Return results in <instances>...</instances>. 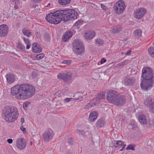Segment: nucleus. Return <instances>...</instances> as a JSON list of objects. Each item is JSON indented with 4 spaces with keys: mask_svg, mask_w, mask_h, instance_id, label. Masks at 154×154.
<instances>
[{
    "mask_svg": "<svg viewBox=\"0 0 154 154\" xmlns=\"http://www.w3.org/2000/svg\"><path fill=\"white\" fill-rule=\"evenodd\" d=\"M77 15V12L73 9L60 10L47 14L45 19L49 23L56 24L62 20L66 22L71 19H75Z\"/></svg>",
    "mask_w": 154,
    "mask_h": 154,
    "instance_id": "f257e3e1",
    "label": "nucleus"
},
{
    "mask_svg": "<svg viewBox=\"0 0 154 154\" xmlns=\"http://www.w3.org/2000/svg\"><path fill=\"white\" fill-rule=\"evenodd\" d=\"M35 91V88L28 84L17 85L11 89V94L20 99L31 97L34 94Z\"/></svg>",
    "mask_w": 154,
    "mask_h": 154,
    "instance_id": "f03ea898",
    "label": "nucleus"
},
{
    "mask_svg": "<svg viewBox=\"0 0 154 154\" xmlns=\"http://www.w3.org/2000/svg\"><path fill=\"white\" fill-rule=\"evenodd\" d=\"M152 70L148 67H143L142 70L141 77L143 78L140 84L142 89L146 91L152 87L153 75Z\"/></svg>",
    "mask_w": 154,
    "mask_h": 154,
    "instance_id": "7ed1b4c3",
    "label": "nucleus"
},
{
    "mask_svg": "<svg viewBox=\"0 0 154 154\" xmlns=\"http://www.w3.org/2000/svg\"><path fill=\"white\" fill-rule=\"evenodd\" d=\"M2 114L5 120L9 122L16 120L19 115L18 109L15 106H4Z\"/></svg>",
    "mask_w": 154,
    "mask_h": 154,
    "instance_id": "20e7f679",
    "label": "nucleus"
},
{
    "mask_svg": "<svg viewBox=\"0 0 154 154\" xmlns=\"http://www.w3.org/2000/svg\"><path fill=\"white\" fill-rule=\"evenodd\" d=\"M73 50L75 53L77 55L82 54L85 49L82 42L79 39L75 40L72 44Z\"/></svg>",
    "mask_w": 154,
    "mask_h": 154,
    "instance_id": "39448f33",
    "label": "nucleus"
},
{
    "mask_svg": "<svg viewBox=\"0 0 154 154\" xmlns=\"http://www.w3.org/2000/svg\"><path fill=\"white\" fill-rule=\"evenodd\" d=\"M125 7L124 2L119 0L114 4L113 10L116 14H121L124 11Z\"/></svg>",
    "mask_w": 154,
    "mask_h": 154,
    "instance_id": "423d86ee",
    "label": "nucleus"
},
{
    "mask_svg": "<svg viewBox=\"0 0 154 154\" xmlns=\"http://www.w3.org/2000/svg\"><path fill=\"white\" fill-rule=\"evenodd\" d=\"M54 134L52 130L48 129L43 134L42 139L45 142H49L52 140Z\"/></svg>",
    "mask_w": 154,
    "mask_h": 154,
    "instance_id": "0eeeda50",
    "label": "nucleus"
},
{
    "mask_svg": "<svg viewBox=\"0 0 154 154\" xmlns=\"http://www.w3.org/2000/svg\"><path fill=\"white\" fill-rule=\"evenodd\" d=\"M104 93L103 92L100 93L98 94L97 97L95 99H93L91 100L89 105L90 106H99L100 105H102L101 103H100L99 101L100 100L104 98Z\"/></svg>",
    "mask_w": 154,
    "mask_h": 154,
    "instance_id": "6e6552de",
    "label": "nucleus"
},
{
    "mask_svg": "<svg viewBox=\"0 0 154 154\" xmlns=\"http://www.w3.org/2000/svg\"><path fill=\"white\" fill-rule=\"evenodd\" d=\"M108 100L110 102L114 104V103L116 101L117 98L118 93L115 91H110L107 92Z\"/></svg>",
    "mask_w": 154,
    "mask_h": 154,
    "instance_id": "1a4fd4ad",
    "label": "nucleus"
},
{
    "mask_svg": "<svg viewBox=\"0 0 154 154\" xmlns=\"http://www.w3.org/2000/svg\"><path fill=\"white\" fill-rule=\"evenodd\" d=\"M72 74L71 72H67L59 74L57 75L58 79H62L65 82H68L71 80Z\"/></svg>",
    "mask_w": 154,
    "mask_h": 154,
    "instance_id": "9d476101",
    "label": "nucleus"
},
{
    "mask_svg": "<svg viewBox=\"0 0 154 154\" xmlns=\"http://www.w3.org/2000/svg\"><path fill=\"white\" fill-rule=\"evenodd\" d=\"M146 12V10L143 8L137 9L134 12V17L138 19H141Z\"/></svg>",
    "mask_w": 154,
    "mask_h": 154,
    "instance_id": "9b49d317",
    "label": "nucleus"
},
{
    "mask_svg": "<svg viewBox=\"0 0 154 154\" xmlns=\"http://www.w3.org/2000/svg\"><path fill=\"white\" fill-rule=\"evenodd\" d=\"M17 147L20 150L25 148L26 145L25 140L23 138H20L17 139L16 141Z\"/></svg>",
    "mask_w": 154,
    "mask_h": 154,
    "instance_id": "f8f14e48",
    "label": "nucleus"
},
{
    "mask_svg": "<svg viewBox=\"0 0 154 154\" xmlns=\"http://www.w3.org/2000/svg\"><path fill=\"white\" fill-rule=\"evenodd\" d=\"M126 98L124 96H120L117 98L116 101L114 103V104L116 105H124L126 101Z\"/></svg>",
    "mask_w": 154,
    "mask_h": 154,
    "instance_id": "ddd939ff",
    "label": "nucleus"
},
{
    "mask_svg": "<svg viewBox=\"0 0 154 154\" xmlns=\"http://www.w3.org/2000/svg\"><path fill=\"white\" fill-rule=\"evenodd\" d=\"M8 27L5 24L0 25V36H5L8 33Z\"/></svg>",
    "mask_w": 154,
    "mask_h": 154,
    "instance_id": "4468645a",
    "label": "nucleus"
},
{
    "mask_svg": "<svg viewBox=\"0 0 154 154\" xmlns=\"http://www.w3.org/2000/svg\"><path fill=\"white\" fill-rule=\"evenodd\" d=\"M95 32L94 31L90 30L87 31L85 34V38L87 39H91L95 35Z\"/></svg>",
    "mask_w": 154,
    "mask_h": 154,
    "instance_id": "2eb2a0df",
    "label": "nucleus"
},
{
    "mask_svg": "<svg viewBox=\"0 0 154 154\" xmlns=\"http://www.w3.org/2000/svg\"><path fill=\"white\" fill-rule=\"evenodd\" d=\"M42 47L37 43H34L32 45V51L33 52H40L42 51Z\"/></svg>",
    "mask_w": 154,
    "mask_h": 154,
    "instance_id": "dca6fc26",
    "label": "nucleus"
},
{
    "mask_svg": "<svg viewBox=\"0 0 154 154\" xmlns=\"http://www.w3.org/2000/svg\"><path fill=\"white\" fill-rule=\"evenodd\" d=\"M6 78L8 83L9 84L13 83L15 80V77L12 73H8L6 75Z\"/></svg>",
    "mask_w": 154,
    "mask_h": 154,
    "instance_id": "f3484780",
    "label": "nucleus"
},
{
    "mask_svg": "<svg viewBox=\"0 0 154 154\" xmlns=\"http://www.w3.org/2000/svg\"><path fill=\"white\" fill-rule=\"evenodd\" d=\"M73 32L71 31H68L64 33L62 37V40L65 42L67 41L72 35Z\"/></svg>",
    "mask_w": 154,
    "mask_h": 154,
    "instance_id": "a211bd4d",
    "label": "nucleus"
},
{
    "mask_svg": "<svg viewBox=\"0 0 154 154\" xmlns=\"http://www.w3.org/2000/svg\"><path fill=\"white\" fill-rule=\"evenodd\" d=\"M98 116V113L96 111H93L90 115L88 119L91 122H94L97 119Z\"/></svg>",
    "mask_w": 154,
    "mask_h": 154,
    "instance_id": "6ab92c4d",
    "label": "nucleus"
},
{
    "mask_svg": "<svg viewBox=\"0 0 154 154\" xmlns=\"http://www.w3.org/2000/svg\"><path fill=\"white\" fill-rule=\"evenodd\" d=\"M124 81L126 85H131L135 82V79L133 77H127L125 79Z\"/></svg>",
    "mask_w": 154,
    "mask_h": 154,
    "instance_id": "aec40b11",
    "label": "nucleus"
},
{
    "mask_svg": "<svg viewBox=\"0 0 154 154\" xmlns=\"http://www.w3.org/2000/svg\"><path fill=\"white\" fill-rule=\"evenodd\" d=\"M105 124V119L103 118H101L99 119L96 122L95 126L97 128H100L104 126Z\"/></svg>",
    "mask_w": 154,
    "mask_h": 154,
    "instance_id": "412c9836",
    "label": "nucleus"
},
{
    "mask_svg": "<svg viewBox=\"0 0 154 154\" xmlns=\"http://www.w3.org/2000/svg\"><path fill=\"white\" fill-rule=\"evenodd\" d=\"M144 104L147 106H154V99L150 97H147L144 101Z\"/></svg>",
    "mask_w": 154,
    "mask_h": 154,
    "instance_id": "4be33fe9",
    "label": "nucleus"
},
{
    "mask_svg": "<svg viewBox=\"0 0 154 154\" xmlns=\"http://www.w3.org/2000/svg\"><path fill=\"white\" fill-rule=\"evenodd\" d=\"M139 120L140 123L142 124H145L147 123V120L146 116L142 114L139 116Z\"/></svg>",
    "mask_w": 154,
    "mask_h": 154,
    "instance_id": "5701e85b",
    "label": "nucleus"
},
{
    "mask_svg": "<svg viewBox=\"0 0 154 154\" xmlns=\"http://www.w3.org/2000/svg\"><path fill=\"white\" fill-rule=\"evenodd\" d=\"M78 94H76L74 96V97H75L77 96ZM82 98V97L79 96L78 97H75V98H66L64 99V101L66 102H68L69 101H73L75 100H79L81 99Z\"/></svg>",
    "mask_w": 154,
    "mask_h": 154,
    "instance_id": "b1692460",
    "label": "nucleus"
},
{
    "mask_svg": "<svg viewBox=\"0 0 154 154\" xmlns=\"http://www.w3.org/2000/svg\"><path fill=\"white\" fill-rule=\"evenodd\" d=\"M142 31L140 29H136L133 32V34L135 37L137 38L142 36Z\"/></svg>",
    "mask_w": 154,
    "mask_h": 154,
    "instance_id": "393cba45",
    "label": "nucleus"
},
{
    "mask_svg": "<svg viewBox=\"0 0 154 154\" xmlns=\"http://www.w3.org/2000/svg\"><path fill=\"white\" fill-rule=\"evenodd\" d=\"M22 32L24 35L28 37L32 35L30 30L26 28L23 29L22 30Z\"/></svg>",
    "mask_w": 154,
    "mask_h": 154,
    "instance_id": "a878e982",
    "label": "nucleus"
},
{
    "mask_svg": "<svg viewBox=\"0 0 154 154\" xmlns=\"http://www.w3.org/2000/svg\"><path fill=\"white\" fill-rule=\"evenodd\" d=\"M122 30L121 26H117L114 27L112 29V32L114 33H118Z\"/></svg>",
    "mask_w": 154,
    "mask_h": 154,
    "instance_id": "bb28decb",
    "label": "nucleus"
},
{
    "mask_svg": "<svg viewBox=\"0 0 154 154\" xmlns=\"http://www.w3.org/2000/svg\"><path fill=\"white\" fill-rule=\"evenodd\" d=\"M71 2V0H59V4L61 5H66L69 4Z\"/></svg>",
    "mask_w": 154,
    "mask_h": 154,
    "instance_id": "cd10ccee",
    "label": "nucleus"
},
{
    "mask_svg": "<svg viewBox=\"0 0 154 154\" xmlns=\"http://www.w3.org/2000/svg\"><path fill=\"white\" fill-rule=\"evenodd\" d=\"M23 38L25 43L26 45V49H29L31 46V43L29 40L25 38Z\"/></svg>",
    "mask_w": 154,
    "mask_h": 154,
    "instance_id": "c85d7f7f",
    "label": "nucleus"
},
{
    "mask_svg": "<svg viewBox=\"0 0 154 154\" xmlns=\"http://www.w3.org/2000/svg\"><path fill=\"white\" fill-rule=\"evenodd\" d=\"M148 52L150 56L154 58V48L153 47H150L148 49Z\"/></svg>",
    "mask_w": 154,
    "mask_h": 154,
    "instance_id": "c756f323",
    "label": "nucleus"
},
{
    "mask_svg": "<svg viewBox=\"0 0 154 154\" xmlns=\"http://www.w3.org/2000/svg\"><path fill=\"white\" fill-rule=\"evenodd\" d=\"M95 43L98 46L102 45L103 44V41L100 38H97L95 40Z\"/></svg>",
    "mask_w": 154,
    "mask_h": 154,
    "instance_id": "7c9ffc66",
    "label": "nucleus"
},
{
    "mask_svg": "<svg viewBox=\"0 0 154 154\" xmlns=\"http://www.w3.org/2000/svg\"><path fill=\"white\" fill-rule=\"evenodd\" d=\"M128 62V61L127 60H125L116 64V67L117 68H118L120 67L124 66L125 64L127 63Z\"/></svg>",
    "mask_w": 154,
    "mask_h": 154,
    "instance_id": "2f4dec72",
    "label": "nucleus"
},
{
    "mask_svg": "<svg viewBox=\"0 0 154 154\" xmlns=\"http://www.w3.org/2000/svg\"><path fill=\"white\" fill-rule=\"evenodd\" d=\"M122 143L123 141L121 140L115 141L113 143V145L115 147H117Z\"/></svg>",
    "mask_w": 154,
    "mask_h": 154,
    "instance_id": "473e14b6",
    "label": "nucleus"
},
{
    "mask_svg": "<svg viewBox=\"0 0 154 154\" xmlns=\"http://www.w3.org/2000/svg\"><path fill=\"white\" fill-rule=\"evenodd\" d=\"M44 39L45 41H49L51 40V37L48 34L46 33L44 34Z\"/></svg>",
    "mask_w": 154,
    "mask_h": 154,
    "instance_id": "72a5a7b5",
    "label": "nucleus"
},
{
    "mask_svg": "<svg viewBox=\"0 0 154 154\" xmlns=\"http://www.w3.org/2000/svg\"><path fill=\"white\" fill-rule=\"evenodd\" d=\"M135 146L133 145L132 144H130L126 148V150H134V147Z\"/></svg>",
    "mask_w": 154,
    "mask_h": 154,
    "instance_id": "f704fd0d",
    "label": "nucleus"
},
{
    "mask_svg": "<svg viewBox=\"0 0 154 154\" xmlns=\"http://www.w3.org/2000/svg\"><path fill=\"white\" fill-rule=\"evenodd\" d=\"M128 128L130 129H134L135 128L134 123L133 122L129 124L128 126Z\"/></svg>",
    "mask_w": 154,
    "mask_h": 154,
    "instance_id": "c9c22d12",
    "label": "nucleus"
},
{
    "mask_svg": "<svg viewBox=\"0 0 154 154\" xmlns=\"http://www.w3.org/2000/svg\"><path fill=\"white\" fill-rule=\"evenodd\" d=\"M44 57V54L43 53L39 54L35 56L36 58L38 60H40Z\"/></svg>",
    "mask_w": 154,
    "mask_h": 154,
    "instance_id": "e433bc0d",
    "label": "nucleus"
},
{
    "mask_svg": "<svg viewBox=\"0 0 154 154\" xmlns=\"http://www.w3.org/2000/svg\"><path fill=\"white\" fill-rule=\"evenodd\" d=\"M83 23V22L82 20H79L76 22L74 24V26H79L81 25Z\"/></svg>",
    "mask_w": 154,
    "mask_h": 154,
    "instance_id": "4c0bfd02",
    "label": "nucleus"
},
{
    "mask_svg": "<svg viewBox=\"0 0 154 154\" xmlns=\"http://www.w3.org/2000/svg\"><path fill=\"white\" fill-rule=\"evenodd\" d=\"M17 46L18 48L20 49L24 50L25 48V47L21 43L18 42Z\"/></svg>",
    "mask_w": 154,
    "mask_h": 154,
    "instance_id": "58836bf2",
    "label": "nucleus"
},
{
    "mask_svg": "<svg viewBox=\"0 0 154 154\" xmlns=\"http://www.w3.org/2000/svg\"><path fill=\"white\" fill-rule=\"evenodd\" d=\"M71 63V61L69 60H64L62 62V63L66 64L67 65H69Z\"/></svg>",
    "mask_w": 154,
    "mask_h": 154,
    "instance_id": "ea45409f",
    "label": "nucleus"
},
{
    "mask_svg": "<svg viewBox=\"0 0 154 154\" xmlns=\"http://www.w3.org/2000/svg\"><path fill=\"white\" fill-rule=\"evenodd\" d=\"M12 2L15 4H19L20 3V0H12Z\"/></svg>",
    "mask_w": 154,
    "mask_h": 154,
    "instance_id": "a19ab883",
    "label": "nucleus"
},
{
    "mask_svg": "<svg viewBox=\"0 0 154 154\" xmlns=\"http://www.w3.org/2000/svg\"><path fill=\"white\" fill-rule=\"evenodd\" d=\"M31 105V103L28 101L25 102L23 103V106H28Z\"/></svg>",
    "mask_w": 154,
    "mask_h": 154,
    "instance_id": "79ce46f5",
    "label": "nucleus"
},
{
    "mask_svg": "<svg viewBox=\"0 0 154 154\" xmlns=\"http://www.w3.org/2000/svg\"><path fill=\"white\" fill-rule=\"evenodd\" d=\"M101 8L104 10L106 11L107 10V8L104 5L101 4L100 5Z\"/></svg>",
    "mask_w": 154,
    "mask_h": 154,
    "instance_id": "37998d69",
    "label": "nucleus"
},
{
    "mask_svg": "<svg viewBox=\"0 0 154 154\" xmlns=\"http://www.w3.org/2000/svg\"><path fill=\"white\" fill-rule=\"evenodd\" d=\"M149 110L151 112L154 113V106H149Z\"/></svg>",
    "mask_w": 154,
    "mask_h": 154,
    "instance_id": "c03bdc74",
    "label": "nucleus"
},
{
    "mask_svg": "<svg viewBox=\"0 0 154 154\" xmlns=\"http://www.w3.org/2000/svg\"><path fill=\"white\" fill-rule=\"evenodd\" d=\"M42 0H31V1L34 3H38L40 2Z\"/></svg>",
    "mask_w": 154,
    "mask_h": 154,
    "instance_id": "a18cd8bd",
    "label": "nucleus"
},
{
    "mask_svg": "<svg viewBox=\"0 0 154 154\" xmlns=\"http://www.w3.org/2000/svg\"><path fill=\"white\" fill-rule=\"evenodd\" d=\"M106 61V60L104 58H103L100 60L101 64H103Z\"/></svg>",
    "mask_w": 154,
    "mask_h": 154,
    "instance_id": "49530a36",
    "label": "nucleus"
},
{
    "mask_svg": "<svg viewBox=\"0 0 154 154\" xmlns=\"http://www.w3.org/2000/svg\"><path fill=\"white\" fill-rule=\"evenodd\" d=\"M7 141L8 143L11 144L13 142V140L11 139H8L7 140Z\"/></svg>",
    "mask_w": 154,
    "mask_h": 154,
    "instance_id": "de8ad7c7",
    "label": "nucleus"
},
{
    "mask_svg": "<svg viewBox=\"0 0 154 154\" xmlns=\"http://www.w3.org/2000/svg\"><path fill=\"white\" fill-rule=\"evenodd\" d=\"M36 6H38V5H36L35 4H32L30 5V7L32 8H35Z\"/></svg>",
    "mask_w": 154,
    "mask_h": 154,
    "instance_id": "09e8293b",
    "label": "nucleus"
},
{
    "mask_svg": "<svg viewBox=\"0 0 154 154\" xmlns=\"http://www.w3.org/2000/svg\"><path fill=\"white\" fill-rule=\"evenodd\" d=\"M21 130L23 132H25L26 131V128H24L23 126H22L20 128Z\"/></svg>",
    "mask_w": 154,
    "mask_h": 154,
    "instance_id": "8fccbe9b",
    "label": "nucleus"
},
{
    "mask_svg": "<svg viewBox=\"0 0 154 154\" xmlns=\"http://www.w3.org/2000/svg\"><path fill=\"white\" fill-rule=\"evenodd\" d=\"M73 140L72 139H69L68 140V143L71 144L73 143Z\"/></svg>",
    "mask_w": 154,
    "mask_h": 154,
    "instance_id": "3c124183",
    "label": "nucleus"
},
{
    "mask_svg": "<svg viewBox=\"0 0 154 154\" xmlns=\"http://www.w3.org/2000/svg\"><path fill=\"white\" fill-rule=\"evenodd\" d=\"M131 51L130 50H129L125 53V55H129L131 54Z\"/></svg>",
    "mask_w": 154,
    "mask_h": 154,
    "instance_id": "603ef678",
    "label": "nucleus"
},
{
    "mask_svg": "<svg viewBox=\"0 0 154 154\" xmlns=\"http://www.w3.org/2000/svg\"><path fill=\"white\" fill-rule=\"evenodd\" d=\"M124 143L123 142V143L122 144H120V145H121V146L122 148V149H124L126 146V144H124Z\"/></svg>",
    "mask_w": 154,
    "mask_h": 154,
    "instance_id": "864d4df0",
    "label": "nucleus"
},
{
    "mask_svg": "<svg viewBox=\"0 0 154 154\" xmlns=\"http://www.w3.org/2000/svg\"><path fill=\"white\" fill-rule=\"evenodd\" d=\"M19 4H15L14 6V8L15 9V10H17V9H18V5Z\"/></svg>",
    "mask_w": 154,
    "mask_h": 154,
    "instance_id": "5fc2aeb1",
    "label": "nucleus"
},
{
    "mask_svg": "<svg viewBox=\"0 0 154 154\" xmlns=\"http://www.w3.org/2000/svg\"><path fill=\"white\" fill-rule=\"evenodd\" d=\"M24 122V119L23 118H21V122L22 124H23Z\"/></svg>",
    "mask_w": 154,
    "mask_h": 154,
    "instance_id": "6e6d98bb",
    "label": "nucleus"
},
{
    "mask_svg": "<svg viewBox=\"0 0 154 154\" xmlns=\"http://www.w3.org/2000/svg\"><path fill=\"white\" fill-rule=\"evenodd\" d=\"M75 131L76 132H77V133L79 134H80V131L78 129H76Z\"/></svg>",
    "mask_w": 154,
    "mask_h": 154,
    "instance_id": "4d7b16f0",
    "label": "nucleus"
},
{
    "mask_svg": "<svg viewBox=\"0 0 154 154\" xmlns=\"http://www.w3.org/2000/svg\"><path fill=\"white\" fill-rule=\"evenodd\" d=\"M84 132L83 131H80V134H81V135L83 136L84 135Z\"/></svg>",
    "mask_w": 154,
    "mask_h": 154,
    "instance_id": "13d9d810",
    "label": "nucleus"
},
{
    "mask_svg": "<svg viewBox=\"0 0 154 154\" xmlns=\"http://www.w3.org/2000/svg\"><path fill=\"white\" fill-rule=\"evenodd\" d=\"M66 154H71V153L70 152H67Z\"/></svg>",
    "mask_w": 154,
    "mask_h": 154,
    "instance_id": "bf43d9fd",
    "label": "nucleus"
},
{
    "mask_svg": "<svg viewBox=\"0 0 154 154\" xmlns=\"http://www.w3.org/2000/svg\"><path fill=\"white\" fill-rule=\"evenodd\" d=\"M123 149H122H122H120L119 150V151H123Z\"/></svg>",
    "mask_w": 154,
    "mask_h": 154,
    "instance_id": "052dcab7",
    "label": "nucleus"
},
{
    "mask_svg": "<svg viewBox=\"0 0 154 154\" xmlns=\"http://www.w3.org/2000/svg\"><path fill=\"white\" fill-rule=\"evenodd\" d=\"M23 108L24 109H26V107H27V106H23Z\"/></svg>",
    "mask_w": 154,
    "mask_h": 154,
    "instance_id": "680f3d73",
    "label": "nucleus"
},
{
    "mask_svg": "<svg viewBox=\"0 0 154 154\" xmlns=\"http://www.w3.org/2000/svg\"><path fill=\"white\" fill-rule=\"evenodd\" d=\"M50 5V3H49L47 5V7H48Z\"/></svg>",
    "mask_w": 154,
    "mask_h": 154,
    "instance_id": "e2e57ef3",
    "label": "nucleus"
},
{
    "mask_svg": "<svg viewBox=\"0 0 154 154\" xmlns=\"http://www.w3.org/2000/svg\"><path fill=\"white\" fill-rule=\"evenodd\" d=\"M32 76L33 77H35V75H33V73H32Z\"/></svg>",
    "mask_w": 154,
    "mask_h": 154,
    "instance_id": "0e129e2a",
    "label": "nucleus"
},
{
    "mask_svg": "<svg viewBox=\"0 0 154 154\" xmlns=\"http://www.w3.org/2000/svg\"><path fill=\"white\" fill-rule=\"evenodd\" d=\"M123 53H124L123 52H122L121 53V54L122 55L123 54Z\"/></svg>",
    "mask_w": 154,
    "mask_h": 154,
    "instance_id": "69168bd1",
    "label": "nucleus"
},
{
    "mask_svg": "<svg viewBox=\"0 0 154 154\" xmlns=\"http://www.w3.org/2000/svg\"><path fill=\"white\" fill-rule=\"evenodd\" d=\"M152 125H153V124H152V123H151V124H150V125H152Z\"/></svg>",
    "mask_w": 154,
    "mask_h": 154,
    "instance_id": "338daca9",
    "label": "nucleus"
},
{
    "mask_svg": "<svg viewBox=\"0 0 154 154\" xmlns=\"http://www.w3.org/2000/svg\"><path fill=\"white\" fill-rule=\"evenodd\" d=\"M153 45H154V43L153 44Z\"/></svg>",
    "mask_w": 154,
    "mask_h": 154,
    "instance_id": "774afa93",
    "label": "nucleus"
}]
</instances>
